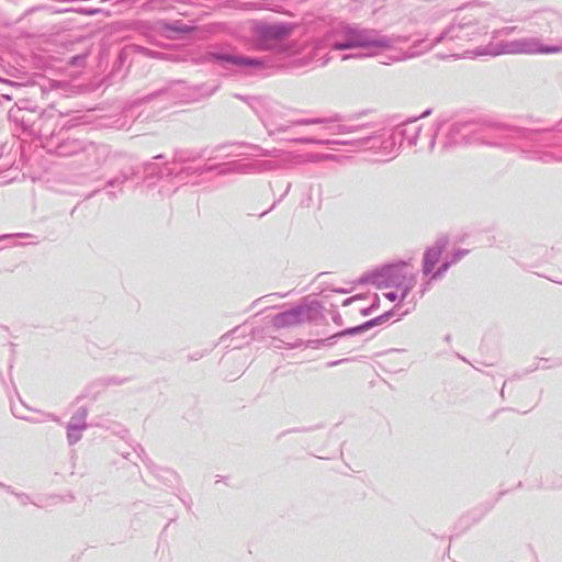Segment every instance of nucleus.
<instances>
[{
    "label": "nucleus",
    "instance_id": "obj_3",
    "mask_svg": "<svg viewBox=\"0 0 562 562\" xmlns=\"http://www.w3.org/2000/svg\"><path fill=\"white\" fill-rule=\"evenodd\" d=\"M540 53L549 54V53H559L561 48L559 47H544L539 49Z\"/></svg>",
    "mask_w": 562,
    "mask_h": 562
},
{
    "label": "nucleus",
    "instance_id": "obj_2",
    "mask_svg": "<svg viewBox=\"0 0 562 562\" xmlns=\"http://www.w3.org/2000/svg\"><path fill=\"white\" fill-rule=\"evenodd\" d=\"M228 60L239 64V65H251V66L252 65H255V66L261 65V63L259 60L241 58V57L240 58H228Z\"/></svg>",
    "mask_w": 562,
    "mask_h": 562
},
{
    "label": "nucleus",
    "instance_id": "obj_1",
    "mask_svg": "<svg viewBox=\"0 0 562 562\" xmlns=\"http://www.w3.org/2000/svg\"><path fill=\"white\" fill-rule=\"evenodd\" d=\"M440 251L439 248H430L426 252L425 260H426V269L429 271L434 267V265L437 262L439 258Z\"/></svg>",
    "mask_w": 562,
    "mask_h": 562
}]
</instances>
